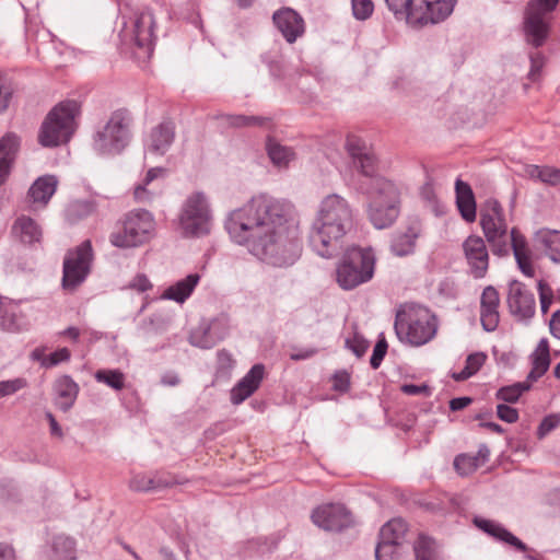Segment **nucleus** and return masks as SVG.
Segmentation results:
<instances>
[{
    "label": "nucleus",
    "mask_w": 560,
    "mask_h": 560,
    "mask_svg": "<svg viewBox=\"0 0 560 560\" xmlns=\"http://www.w3.org/2000/svg\"><path fill=\"white\" fill-rule=\"evenodd\" d=\"M292 213L290 202L258 195L230 213L226 230L259 259L278 267L290 266L301 252Z\"/></svg>",
    "instance_id": "nucleus-1"
},
{
    "label": "nucleus",
    "mask_w": 560,
    "mask_h": 560,
    "mask_svg": "<svg viewBox=\"0 0 560 560\" xmlns=\"http://www.w3.org/2000/svg\"><path fill=\"white\" fill-rule=\"evenodd\" d=\"M353 223L348 201L337 195L326 196L319 203L312 222L308 242L314 252L325 258L335 256Z\"/></svg>",
    "instance_id": "nucleus-2"
},
{
    "label": "nucleus",
    "mask_w": 560,
    "mask_h": 560,
    "mask_svg": "<svg viewBox=\"0 0 560 560\" xmlns=\"http://www.w3.org/2000/svg\"><path fill=\"white\" fill-rule=\"evenodd\" d=\"M480 224L494 255L500 257L506 256L510 253V248H512L521 271L527 277L534 276L535 269L532 265L525 237L513 228L511 231V245L508 242V225L499 201L494 199L487 200L485 209L480 214Z\"/></svg>",
    "instance_id": "nucleus-3"
},
{
    "label": "nucleus",
    "mask_w": 560,
    "mask_h": 560,
    "mask_svg": "<svg viewBox=\"0 0 560 560\" xmlns=\"http://www.w3.org/2000/svg\"><path fill=\"white\" fill-rule=\"evenodd\" d=\"M394 328L400 341L422 346L435 336L438 322L429 308L405 304L396 313Z\"/></svg>",
    "instance_id": "nucleus-4"
},
{
    "label": "nucleus",
    "mask_w": 560,
    "mask_h": 560,
    "mask_svg": "<svg viewBox=\"0 0 560 560\" xmlns=\"http://www.w3.org/2000/svg\"><path fill=\"white\" fill-rule=\"evenodd\" d=\"M456 0H385L396 19L411 25L435 24L446 19Z\"/></svg>",
    "instance_id": "nucleus-5"
},
{
    "label": "nucleus",
    "mask_w": 560,
    "mask_h": 560,
    "mask_svg": "<svg viewBox=\"0 0 560 560\" xmlns=\"http://www.w3.org/2000/svg\"><path fill=\"white\" fill-rule=\"evenodd\" d=\"M132 117L126 109L113 112L92 137V148L100 155L121 153L131 140Z\"/></svg>",
    "instance_id": "nucleus-6"
},
{
    "label": "nucleus",
    "mask_w": 560,
    "mask_h": 560,
    "mask_svg": "<svg viewBox=\"0 0 560 560\" xmlns=\"http://www.w3.org/2000/svg\"><path fill=\"white\" fill-rule=\"evenodd\" d=\"M375 254L371 247H349L336 269V280L343 290L369 282L375 270Z\"/></svg>",
    "instance_id": "nucleus-7"
},
{
    "label": "nucleus",
    "mask_w": 560,
    "mask_h": 560,
    "mask_svg": "<svg viewBox=\"0 0 560 560\" xmlns=\"http://www.w3.org/2000/svg\"><path fill=\"white\" fill-rule=\"evenodd\" d=\"M79 114L80 105L75 101L57 104L42 124L39 143L44 147H57L68 142L75 130V117Z\"/></svg>",
    "instance_id": "nucleus-8"
},
{
    "label": "nucleus",
    "mask_w": 560,
    "mask_h": 560,
    "mask_svg": "<svg viewBox=\"0 0 560 560\" xmlns=\"http://www.w3.org/2000/svg\"><path fill=\"white\" fill-rule=\"evenodd\" d=\"M397 187L385 178L375 179V192L369 207V218L376 229L390 226L398 218L400 208Z\"/></svg>",
    "instance_id": "nucleus-9"
},
{
    "label": "nucleus",
    "mask_w": 560,
    "mask_h": 560,
    "mask_svg": "<svg viewBox=\"0 0 560 560\" xmlns=\"http://www.w3.org/2000/svg\"><path fill=\"white\" fill-rule=\"evenodd\" d=\"M154 219L147 210H133L125 214L117 230L112 233L110 242L116 247L139 246L152 235Z\"/></svg>",
    "instance_id": "nucleus-10"
},
{
    "label": "nucleus",
    "mask_w": 560,
    "mask_h": 560,
    "mask_svg": "<svg viewBox=\"0 0 560 560\" xmlns=\"http://www.w3.org/2000/svg\"><path fill=\"white\" fill-rule=\"evenodd\" d=\"M559 0H530L526 7L523 22L527 44L538 48L542 46L550 33L552 12Z\"/></svg>",
    "instance_id": "nucleus-11"
},
{
    "label": "nucleus",
    "mask_w": 560,
    "mask_h": 560,
    "mask_svg": "<svg viewBox=\"0 0 560 560\" xmlns=\"http://www.w3.org/2000/svg\"><path fill=\"white\" fill-rule=\"evenodd\" d=\"M211 210L203 192L187 197L178 215V228L186 237L201 236L210 232Z\"/></svg>",
    "instance_id": "nucleus-12"
},
{
    "label": "nucleus",
    "mask_w": 560,
    "mask_h": 560,
    "mask_svg": "<svg viewBox=\"0 0 560 560\" xmlns=\"http://www.w3.org/2000/svg\"><path fill=\"white\" fill-rule=\"evenodd\" d=\"M92 261L93 249L89 240L69 249L63 259L62 288L74 291L81 285L91 272Z\"/></svg>",
    "instance_id": "nucleus-13"
},
{
    "label": "nucleus",
    "mask_w": 560,
    "mask_h": 560,
    "mask_svg": "<svg viewBox=\"0 0 560 560\" xmlns=\"http://www.w3.org/2000/svg\"><path fill=\"white\" fill-rule=\"evenodd\" d=\"M155 21L151 11L145 10L135 15L131 27H125V36H130L135 44L150 56L154 44Z\"/></svg>",
    "instance_id": "nucleus-14"
},
{
    "label": "nucleus",
    "mask_w": 560,
    "mask_h": 560,
    "mask_svg": "<svg viewBox=\"0 0 560 560\" xmlns=\"http://www.w3.org/2000/svg\"><path fill=\"white\" fill-rule=\"evenodd\" d=\"M313 523L325 530H341L352 523L350 512L342 504H325L312 513Z\"/></svg>",
    "instance_id": "nucleus-15"
},
{
    "label": "nucleus",
    "mask_w": 560,
    "mask_h": 560,
    "mask_svg": "<svg viewBox=\"0 0 560 560\" xmlns=\"http://www.w3.org/2000/svg\"><path fill=\"white\" fill-rule=\"evenodd\" d=\"M506 302L511 314L520 319L532 318L535 314V296L518 281L510 283Z\"/></svg>",
    "instance_id": "nucleus-16"
},
{
    "label": "nucleus",
    "mask_w": 560,
    "mask_h": 560,
    "mask_svg": "<svg viewBox=\"0 0 560 560\" xmlns=\"http://www.w3.org/2000/svg\"><path fill=\"white\" fill-rule=\"evenodd\" d=\"M463 250L470 272L475 278H482L489 267V254L481 236L470 235L463 243Z\"/></svg>",
    "instance_id": "nucleus-17"
},
{
    "label": "nucleus",
    "mask_w": 560,
    "mask_h": 560,
    "mask_svg": "<svg viewBox=\"0 0 560 560\" xmlns=\"http://www.w3.org/2000/svg\"><path fill=\"white\" fill-rule=\"evenodd\" d=\"M272 21L289 44L295 43L305 32L303 18L291 8H282L276 11Z\"/></svg>",
    "instance_id": "nucleus-18"
},
{
    "label": "nucleus",
    "mask_w": 560,
    "mask_h": 560,
    "mask_svg": "<svg viewBox=\"0 0 560 560\" xmlns=\"http://www.w3.org/2000/svg\"><path fill=\"white\" fill-rule=\"evenodd\" d=\"M499 292L492 285L483 289L480 299V320L486 331H493L499 325Z\"/></svg>",
    "instance_id": "nucleus-19"
},
{
    "label": "nucleus",
    "mask_w": 560,
    "mask_h": 560,
    "mask_svg": "<svg viewBox=\"0 0 560 560\" xmlns=\"http://www.w3.org/2000/svg\"><path fill=\"white\" fill-rule=\"evenodd\" d=\"M265 375V366L255 364L231 390V401L238 405L252 396L259 387Z\"/></svg>",
    "instance_id": "nucleus-20"
},
{
    "label": "nucleus",
    "mask_w": 560,
    "mask_h": 560,
    "mask_svg": "<svg viewBox=\"0 0 560 560\" xmlns=\"http://www.w3.org/2000/svg\"><path fill=\"white\" fill-rule=\"evenodd\" d=\"M57 186L58 179L54 175L38 177L27 192V199L32 205V209L37 210L45 208L56 192Z\"/></svg>",
    "instance_id": "nucleus-21"
},
{
    "label": "nucleus",
    "mask_w": 560,
    "mask_h": 560,
    "mask_svg": "<svg viewBox=\"0 0 560 560\" xmlns=\"http://www.w3.org/2000/svg\"><path fill=\"white\" fill-rule=\"evenodd\" d=\"M421 233L418 221L411 222L405 230L397 231L392 238L390 250L398 257L412 254L416 248V241Z\"/></svg>",
    "instance_id": "nucleus-22"
},
{
    "label": "nucleus",
    "mask_w": 560,
    "mask_h": 560,
    "mask_svg": "<svg viewBox=\"0 0 560 560\" xmlns=\"http://www.w3.org/2000/svg\"><path fill=\"white\" fill-rule=\"evenodd\" d=\"M175 127L171 121L161 122L154 127L147 142L148 152L156 155H163L170 149L175 137Z\"/></svg>",
    "instance_id": "nucleus-23"
},
{
    "label": "nucleus",
    "mask_w": 560,
    "mask_h": 560,
    "mask_svg": "<svg viewBox=\"0 0 560 560\" xmlns=\"http://www.w3.org/2000/svg\"><path fill=\"white\" fill-rule=\"evenodd\" d=\"M474 524L493 538L503 541L518 551H526L527 546L501 524L481 517H475Z\"/></svg>",
    "instance_id": "nucleus-24"
},
{
    "label": "nucleus",
    "mask_w": 560,
    "mask_h": 560,
    "mask_svg": "<svg viewBox=\"0 0 560 560\" xmlns=\"http://www.w3.org/2000/svg\"><path fill=\"white\" fill-rule=\"evenodd\" d=\"M54 392L56 406L62 411H68L77 399L79 386L70 376L63 375L55 382Z\"/></svg>",
    "instance_id": "nucleus-25"
},
{
    "label": "nucleus",
    "mask_w": 560,
    "mask_h": 560,
    "mask_svg": "<svg viewBox=\"0 0 560 560\" xmlns=\"http://www.w3.org/2000/svg\"><path fill=\"white\" fill-rule=\"evenodd\" d=\"M456 205L464 220L474 222L476 220V201L471 187L457 179L455 183Z\"/></svg>",
    "instance_id": "nucleus-26"
},
{
    "label": "nucleus",
    "mask_w": 560,
    "mask_h": 560,
    "mask_svg": "<svg viewBox=\"0 0 560 560\" xmlns=\"http://www.w3.org/2000/svg\"><path fill=\"white\" fill-rule=\"evenodd\" d=\"M530 358L533 368L527 375V381L534 383L548 371L550 365L549 343L547 339H540Z\"/></svg>",
    "instance_id": "nucleus-27"
},
{
    "label": "nucleus",
    "mask_w": 560,
    "mask_h": 560,
    "mask_svg": "<svg viewBox=\"0 0 560 560\" xmlns=\"http://www.w3.org/2000/svg\"><path fill=\"white\" fill-rule=\"evenodd\" d=\"M12 234L24 244H33L40 241L42 230L30 217H19L12 225Z\"/></svg>",
    "instance_id": "nucleus-28"
},
{
    "label": "nucleus",
    "mask_w": 560,
    "mask_h": 560,
    "mask_svg": "<svg viewBox=\"0 0 560 560\" xmlns=\"http://www.w3.org/2000/svg\"><path fill=\"white\" fill-rule=\"evenodd\" d=\"M199 280L200 276L198 273H190L186 278L168 287L164 291L163 298L183 303L190 296Z\"/></svg>",
    "instance_id": "nucleus-29"
},
{
    "label": "nucleus",
    "mask_w": 560,
    "mask_h": 560,
    "mask_svg": "<svg viewBox=\"0 0 560 560\" xmlns=\"http://www.w3.org/2000/svg\"><path fill=\"white\" fill-rule=\"evenodd\" d=\"M18 147L19 139L12 133H8L0 140V186L9 175Z\"/></svg>",
    "instance_id": "nucleus-30"
},
{
    "label": "nucleus",
    "mask_w": 560,
    "mask_h": 560,
    "mask_svg": "<svg viewBox=\"0 0 560 560\" xmlns=\"http://www.w3.org/2000/svg\"><path fill=\"white\" fill-rule=\"evenodd\" d=\"M407 524L401 518L388 521L380 530L378 544L395 545L404 547L402 541L407 533Z\"/></svg>",
    "instance_id": "nucleus-31"
},
{
    "label": "nucleus",
    "mask_w": 560,
    "mask_h": 560,
    "mask_svg": "<svg viewBox=\"0 0 560 560\" xmlns=\"http://www.w3.org/2000/svg\"><path fill=\"white\" fill-rule=\"evenodd\" d=\"M535 240L553 262H560V231L539 230L536 233Z\"/></svg>",
    "instance_id": "nucleus-32"
},
{
    "label": "nucleus",
    "mask_w": 560,
    "mask_h": 560,
    "mask_svg": "<svg viewBox=\"0 0 560 560\" xmlns=\"http://www.w3.org/2000/svg\"><path fill=\"white\" fill-rule=\"evenodd\" d=\"M266 150L271 162L278 167H287L295 159V152L292 148L282 145L272 138H268Z\"/></svg>",
    "instance_id": "nucleus-33"
},
{
    "label": "nucleus",
    "mask_w": 560,
    "mask_h": 560,
    "mask_svg": "<svg viewBox=\"0 0 560 560\" xmlns=\"http://www.w3.org/2000/svg\"><path fill=\"white\" fill-rule=\"evenodd\" d=\"M176 483L179 482L173 478H150L144 475H137L130 480V488L135 491H150L156 488H167Z\"/></svg>",
    "instance_id": "nucleus-34"
},
{
    "label": "nucleus",
    "mask_w": 560,
    "mask_h": 560,
    "mask_svg": "<svg viewBox=\"0 0 560 560\" xmlns=\"http://www.w3.org/2000/svg\"><path fill=\"white\" fill-rule=\"evenodd\" d=\"M51 550L58 560H73L75 558L74 540L63 534L56 535L51 541Z\"/></svg>",
    "instance_id": "nucleus-35"
},
{
    "label": "nucleus",
    "mask_w": 560,
    "mask_h": 560,
    "mask_svg": "<svg viewBox=\"0 0 560 560\" xmlns=\"http://www.w3.org/2000/svg\"><path fill=\"white\" fill-rule=\"evenodd\" d=\"M530 178L540 180L548 185H560V168L551 166L529 165L526 170Z\"/></svg>",
    "instance_id": "nucleus-36"
},
{
    "label": "nucleus",
    "mask_w": 560,
    "mask_h": 560,
    "mask_svg": "<svg viewBox=\"0 0 560 560\" xmlns=\"http://www.w3.org/2000/svg\"><path fill=\"white\" fill-rule=\"evenodd\" d=\"M487 355L483 352H475L467 357L464 369L453 374L455 381H466L476 374L485 364Z\"/></svg>",
    "instance_id": "nucleus-37"
},
{
    "label": "nucleus",
    "mask_w": 560,
    "mask_h": 560,
    "mask_svg": "<svg viewBox=\"0 0 560 560\" xmlns=\"http://www.w3.org/2000/svg\"><path fill=\"white\" fill-rule=\"evenodd\" d=\"M221 119L230 127L243 128V127H260L265 126L269 119L261 116H247V115H221Z\"/></svg>",
    "instance_id": "nucleus-38"
},
{
    "label": "nucleus",
    "mask_w": 560,
    "mask_h": 560,
    "mask_svg": "<svg viewBox=\"0 0 560 560\" xmlns=\"http://www.w3.org/2000/svg\"><path fill=\"white\" fill-rule=\"evenodd\" d=\"M376 560H411L408 549L395 545L377 544L375 548Z\"/></svg>",
    "instance_id": "nucleus-39"
},
{
    "label": "nucleus",
    "mask_w": 560,
    "mask_h": 560,
    "mask_svg": "<svg viewBox=\"0 0 560 560\" xmlns=\"http://www.w3.org/2000/svg\"><path fill=\"white\" fill-rule=\"evenodd\" d=\"M532 386L527 380L525 382H518L510 386L501 387L497 392V398L503 401L513 404L518 400L524 392H527Z\"/></svg>",
    "instance_id": "nucleus-40"
},
{
    "label": "nucleus",
    "mask_w": 560,
    "mask_h": 560,
    "mask_svg": "<svg viewBox=\"0 0 560 560\" xmlns=\"http://www.w3.org/2000/svg\"><path fill=\"white\" fill-rule=\"evenodd\" d=\"M94 376L97 382L116 390H120L125 386V375L119 370H98Z\"/></svg>",
    "instance_id": "nucleus-41"
},
{
    "label": "nucleus",
    "mask_w": 560,
    "mask_h": 560,
    "mask_svg": "<svg viewBox=\"0 0 560 560\" xmlns=\"http://www.w3.org/2000/svg\"><path fill=\"white\" fill-rule=\"evenodd\" d=\"M413 552L416 560H436L434 540L424 535L418 537Z\"/></svg>",
    "instance_id": "nucleus-42"
},
{
    "label": "nucleus",
    "mask_w": 560,
    "mask_h": 560,
    "mask_svg": "<svg viewBox=\"0 0 560 560\" xmlns=\"http://www.w3.org/2000/svg\"><path fill=\"white\" fill-rule=\"evenodd\" d=\"M353 161V165L365 176H374L376 172V158L374 153L369 150L362 155H359Z\"/></svg>",
    "instance_id": "nucleus-43"
},
{
    "label": "nucleus",
    "mask_w": 560,
    "mask_h": 560,
    "mask_svg": "<svg viewBox=\"0 0 560 560\" xmlns=\"http://www.w3.org/2000/svg\"><path fill=\"white\" fill-rule=\"evenodd\" d=\"M162 173H163V168H160V167H153L148 171L147 176L144 178V184L137 186L135 189V198L139 202H147V201L151 200V195L147 190L145 186L149 185L153 179H155Z\"/></svg>",
    "instance_id": "nucleus-44"
},
{
    "label": "nucleus",
    "mask_w": 560,
    "mask_h": 560,
    "mask_svg": "<svg viewBox=\"0 0 560 560\" xmlns=\"http://www.w3.org/2000/svg\"><path fill=\"white\" fill-rule=\"evenodd\" d=\"M0 326L9 332H16L22 329L23 320L14 310H5L1 315Z\"/></svg>",
    "instance_id": "nucleus-45"
},
{
    "label": "nucleus",
    "mask_w": 560,
    "mask_h": 560,
    "mask_svg": "<svg viewBox=\"0 0 560 560\" xmlns=\"http://www.w3.org/2000/svg\"><path fill=\"white\" fill-rule=\"evenodd\" d=\"M454 467L462 476L469 475L478 467V457L458 455L454 460Z\"/></svg>",
    "instance_id": "nucleus-46"
},
{
    "label": "nucleus",
    "mask_w": 560,
    "mask_h": 560,
    "mask_svg": "<svg viewBox=\"0 0 560 560\" xmlns=\"http://www.w3.org/2000/svg\"><path fill=\"white\" fill-rule=\"evenodd\" d=\"M352 12L357 20H366L374 11L372 0H351Z\"/></svg>",
    "instance_id": "nucleus-47"
},
{
    "label": "nucleus",
    "mask_w": 560,
    "mask_h": 560,
    "mask_svg": "<svg viewBox=\"0 0 560 560\" xmlns=\"http://www.w3.org/2000/svg\"><path fill=\"white\" fill-rule=\"evenodd\" d=\"M27 382L22 377L0 382V398L12 395L26 387Z\"/></svg>",
    "instance_id": "nucleus-48"
},
{
    "label": "nucleus",
    "mask_w": 560,
    "mask_h": 560,
    "mask_svg": "<svg viewBox=\"0 0 560 560\" xmlns=\"http://www.w3.org/2000/svg\"><path fill=\"white\" fill-rule=\"evenodd\" d=\"M538 293L540 300V308L542 314H546L552 303L553 292L547 282L544 280L538 281Z\"/></svg>",
    "instance_id": "nucleus-49"
},
{
    "label": "nucleus",
    "mask_w": 560,
    "mask_h": 560,
    "mask_svg": "<svg viewBox=\"0 0 560 560\" xmlns=\"http://www.w3.org/2000/svg\"><path fill=\"white\" fill-rule=\"evenodd\" d=\"M346 347L350 349L358 358H361L368 350L369 342L362 336L354 334L352 338L346 339Z\"/></svg>",
    "instance_id": "nucleus-50"
},
{
    "label": "nucleus",
    "mask_w": 560,
    "mask_h": 560,
    "mask_svg": "<svg viewBox=\"0 0 560 560\" xmlns=\"http://www.w3.org/2000/svg\"><path fill=\"white\" fill-rule=\"evenodd\" d=\"M346 148L352 160L370 150L361 139L354 136H349L347 138Z\"/></svg>",
    "instance_id": "nucleus-51"
},
{
    "label": "nucleus",
    "mask_w": 560,
    "mask_h": 560,
    "mask_svg": "<svg viewBox=\"0 0 560 560\" xmlns=\"http://www.w3.org/2000/svg\"><path fill=\"white\" fill-rule=\"evenodd\" d=\"M71 352L68 348H60L57 351L47 355L46 361L44 362V368L49 369L55 365H58L61 362H67L70 360Z\"/></svg>",
    "instance_id": "nucleus-52"
},
{
    "label": "nucleus",
    "mask_w": 560,
    "mask_h": 560,
    "mask_svg": "<svg viewBox=\"0 0 560 560\" xmlns=\"http://www.w3.org/2000/svg\"><path fill=\"white\" fill-rule=\"evenodd\" d=\"M386 352H387V342L383 338L376 342L373 353H372V357L370 359V364L373 369H377L381 365Z\"/></svg>",
    "instance_id": "nucleus-53"
},
{
    "label": "nucleus",
    "mask_w": 560,
    "mask_h": 560,
    "mask_svg": "<svg viewBox=\"0 0 560 560\" xmlns=\"http://www.w3.org/2000/svg\"><path fill=\"white\" fill-rule=\"evenodd\" d=\"M497 415L499 419L508 423H514L518 420L517 410L504 404H500L497 406Z\"/></svg>",
    "instance_id": "nucleus-54"
},
{
    "label": "nucleus",
    "mask_w": 560,
    "mask_h": 560,
    "mask_svg": "<svg viewBox=\"0 0 560 560\" xmlns=\"http://www.w3.org/2000/svg\"><path fill=\"white\" fill-rule=\"evenodd\" d=\"M560 424V418L555 415H550L544 418L541 423L538 427V436L544 438L546 434L551 432Z\"/></svg>",
    "instance_id": "nucleus-55"
},
{
    "label": "nucleus",
    "mask_w": 560,
    "mask_h": 560,
    "mask_svg": "<svg viewBox=\"0 0 560 560\" xmlns=\"http://www.w3.org/2000/svg\"><path fill=\"white\" fill-rule=\"evenodd\" d=\"M350 386V375L346 371H338L332 376V388L338 392H347Z\"/></svg>",
    "instance_id": "nucleus-56"
},
{
    "label": "nucleus",
    "mask_w": 560,
    "mask_h": 560,
    "mask_svg": "<svg viewBox=\"0 0 560 560\" xmlns=\"http://www.w3.org/2000/svg\"><path fill=\"white\" fill-rule=\"evenodd\" d=\"M529 59H530V71H529L528 75H529L530 80L535 81L537 79V77L539 75L540 70L544 67L545 57L542 56L541 52L537 51V52L530 54Z\"/></svg>",
    "instance_id": "nucleus-57"
},
{
    "label": "nucleus",
    "mask_w": 560,
    "mask_h": 560,
    "mask_svg": "<svg viewBox=\"0 0 560 560\" xmlns=\"http://www.w3.org/2000/svg\"><path fill=\"white\" fill-rule=\"evenodd\" d=\"M69 211L85 217L94 211V206L90 201H74L70 205Z\"/></svg>",
    "instance_id": "nucleus-58"
},
{
    "label": "nucleus",
    "mask_w": 560,
    "mask_h": 560,
    "mask_svg": "<svg viewBox=\"0 0 560 560\" xmlns=\"http://www.w3.org/2000/svg\"><path fill=\"white\" fill-rule=\"evenodd\" d=\"M12 90L4 84V80L0 75V113L4 112L10 104Z\"/></svg>",
    "instance_id": "nucleus-59"
},
{
    "label": "nucleus",
    "mask_w": 560,
    "mask_h": 560,
    "mask_svg": "<svg viewBox=\"0 0 560 560\" xmlns=\"http://www.w3.org/2000/svg\"><path fill=\"white\" fill-rule=\"evenodd\" d=\"M401 392L406 395L417 396V395H430V388L425 385H416V384H404L401 386Z\"/></svg>",
    "instance_id": "nucleus-60"
},
{
    "label": "nucleus",
    "mask_w": 560,
    "mask_h": 560,
    "mask_svg": "<svg viewBox=\"0 0 560 560\" xmlns=\"http://www.w3.org/2000/svg\"><path fill=\"white\" fill-rule=\"evenodd\" d=\"M129 287L131 289H135L139 292H145L149 289H151V283L149 279L144 275H138L135 277V279L130 282Z\"/></svg>",
    "instance_id": "nucleus-61"
},
{
    "label": "nucleus",
    "mask_w": 560,
    "mask_h": 560,
    "mask_svg": "<svg viewBox=\"0 0 560 560\" xmlns=\"http://www.w3.org/2000/svg\"><path fill=\"white\" fill-rule=\"evenodd\" d=\"M550 332L553 337L560 339V310L556 311L549 322Z\"/></svg>",
    "instance_id": "nucleus-62"
},
{
    "label": "nucleus",
    "mask_w": 560,
    "mask_h": 560,
    "mask_svg": "<svg viewBox=\"0 0 560 560\" xmlns=\"http://www.w3.org/2000/svg\"><path fill=\"white\" fill-rule=\"evenodd\" d=\"M472 399L470 397H457V398H453L451 401H450V409L452 411H458V410H462L464 408H466L467 406H469L471 404Z\"/></svg>",
    "instance_id": "nucleus-63"
},
{
    "label": "nucleus",
    "mask_w": 560,
    "mask_h": 560,
    "mask_svg": "<svg viewBox=\"0 0 560 560\" xmlns=\"http://www.w3.org/2000/svg\"><path fill=\"white\" fill-rule=\"evenodd\" d=\"M316 352H317L316 349H313V348L302 349V350L293 351L290 354V359L293 361L305 360V359L313 357Z\"/></svg>",
    "instance_id": "nucleus-64"
}]
</instances>
